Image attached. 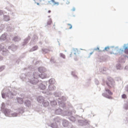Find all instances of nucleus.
I'll use <instances>...</instances> for the list:
<instances>
[{
  "mask_svg": "<svg viewBox=\"0 0 128 128\" xmlns=\"http://www.w3.org/2000/svg\"><path fill=\"white\" fill-rule=\"evenodd\" d=\"M8 38V34L4 33L0 37V42H4Z\"/></svg>",
  "mask_w": 128,
  "mask_h": 128,
  "instance_id": "f3484780",
  "label": "nucleus"
},
{
  "mask_svg": "<svg viewBox=\"0 0 128 128\" xmlns=\"http://www.w3.org/2000/svg\"><path fill=\"white\" fill-rule=\"evenodd\" d=\"M116 48H114V46H106L104 50H106V52H108V50H112V52H110L111 54H112V50H114Z\"/></svg>",
  "mask_w": 128,
  "mask_h": 128,
  "instance_id": "dca6fc26",
  "label": "nucleus"
},
{
  "mask_svg": "<svg viewBox=\"0 0 128 128\" xmlns=\"http://www.w3.org/2000/svg\"><path fill=\"white\" fill-rule=\"evenodd\" d=\"M60 122V118L56 116L54 118H50L47 122V124L48 126H50L52 128H58V126L56 122Z\"/></svg>",
  "mask_w": 128,
  "mask_h": 128,
  "instance_id": "39448f33",
  "label": "nucleus"
},
{
  "mask_svg": "<svg viewBox=\"0 0 128 128\" xmlns=\"http://www.w3.org/2000/svg\"><path fill=\"white\" fill-rule=\"evenodd\" d=\"M9 14H11V16H15L14 12H10V13H9Z\"/></svg>",
  "mask_w": 128,
  "mask_h": 128,
  "instance_id": "a18cd8bd",
  "label": "nucleus"
},
{
  "mask_svg": "<svg viewBox=\"0 0 128 128\" xmlns=\"http://www.w3.org/2000/svg\"><path fill=\"white\" fill-rule=\"evenodd\" d=\"M4 110H6V104L2 102V106H1V110L3 112Z\"/></svg>",
  "mask_w": 128,
  "mask_h": 128,
  "instance_id": "473e14b6",
  "label": "nucleus"
},
{
  "mask_svg": "<svg viewBox=\"0 0 128 128\" xmlns=\"http://www.w3.org/2000/svg\"><path fill=\"white\" fill-rule=\"evenodd\" d=\"M30 82L31 86L34 88H38L42 90L44 92V90L46 88V86L42 83V81L38 80V78H32L30 80Z\"/></svg>",
  "mask_w": 128,
  "mask_h": 128,
  "instance_id": "f03ea898",
  "label": "nucleus"
},
{
  "mask_svg": "<svg viewBox=\"0 0 128 128\" xmlns=\"http://www.w3.org/2000/svg\"><path fill=\"white\" fill-rule=\"evenodd\" d=\"M8 48L9 50H12V52H14V50H16V48H18V47L16 46L13 44L10 46H9Z\"/></svg>",
  "mask_w": 128,
  "mask_h": 128,
  "instance_id": "b1692460",
  "label": "nucleus"
},
{
  "mask_svg": "<svg viewBox=\"0 0 128 128\" xmlns=\"http://www.w3.org/2000/svg\"><path fill=\"white\" fill-rule=\"evenodd\" d=\"M30 36H28L25 40H24V41L22 44V46H26V44H28V42H30Z\"/></svg>",
  "mask_w": 128,
  "mask_h": 128,
  "instance_id": "6ab92c4d",
  "label": "nucleus"
},
{
  "mask_svg": "<svg viewBox=\"0 0 128 128\" xmlns=\"http://www.w3.org/2000/svg\"><path fill=\"white\" fill-rule=\"evenodd\" d=\"M56 100L57 102H58L59 106H60V108H66V103L64 102L66 100V97H64V96H62L60 98H57Z\"/></svg>",
  "mask_w": 128,
  "mask_h": 128,
  "instance_id": "9d476101",
  "label": "nucleus"
},
{
  "mask_svg": "<svg viewBox=\"0 0 128 128\" xmlns=\"http://www.w3.org/2000/svg\"><path fill=\"white\" fill-rule=\"evenodd\" d=\"M48 14H50V12H52V11H51L50 10H49L48 11Z\"/></svg>",
  "mask_w": 128,
  "mask_h": 128,
  "instance_id": "680f3d73",
  "label": "nucleus"
},
{
  "mask_svg": "<svg viewBox=\"0 0 128 128\" xmlns=\"http://www.w3.org/2000/svg\"><path fill=\"white\" fill-rule=\"evenodd\" d=\"M55 25L53 26L52 28H54Z\"/></svg>",
  "mask_w": 128,
  "mask_h": 128,
  "instance_id": "69168bd1",
  "label": "nucleus"
},
{
  "mask_svg": "<svg viewBox=\"0 0 128 128\" xmlns=\"http://www.w3.org/2000/svg\"><path fill=\"white\" fill-rule=\"evenodd\" d=\"M116 68L117 70H122V67L120 64H118L116 65Z\"/></svg>",
  "mask_w": 128,
  "mask_h": 128,
  "instance_id": "72a5a7b5",
  "label": "nucleus"
},
{
  "mask_svg": "<svg viewBox=\"0 0 128 128\" xmlns=\"http://www.w3.org/2000/svg\"><path fill=\"white\" fill-rule=\"evenodd\" d=\"M48 3H49L50 4H52V0H50V1H48Z\"/></svg>",
  "mask_w": 128,
  "mask_h": 128,
  "instance_id": "6e6d98bb",
  "label": "nucleus"
},
{
  "mask_svg": "<svg viewBox=\"0 0 128 128\" xmlns=\"http://www.w3.org/2000/svg\"><path fill=\"white\" fill-rule=\"evenodd\" d=\"M42 104L44 106V107H46L48 106V104H50V102H48V100H44L42 102Z\"/></svg>",
  "mask_w": 128,
  "mask_h": 128,
  "instance_id": "c85d7f7f",
  "label": "nucleus"
},
{
  "mask_svg": "<svg viewBox=\"0 0 128 128\" xmlns=\"http://www.w3.org/2000/svg\"><path fill=\"white\" fill-rule=\"evenodd\" d=\"M39 44H40V46H42V42H39Z\"/></svg>",
  "mask_w": 128,
  "mask_h": 128,
  "instance_id": "bf43d9fd",
  "label": "nucleus"
},
{
  "mask_svg": "<svg viewBox=\"0 0 128 128\" xmlns=\"http://www.w3.org/2000/svg\"><path fill=\"white\" fill-rule=\"evenodd\" d=\"M56 6H58V2H56V1L54 2V4H53V6H56Z\"/></svg>",
  "mask_w": 128,
  "mask_h": 128,
  "instance_id": "09e8293b",
  "label": "nucleus"
},
{
  "mask_svg": "<svg viewBox=\"0 0 128 128\" xmlns=\"http://www.w3.org/2000/svg\"><path fill=\"white\" fill-rule=\"evenodd\" d=\"M24 104L26 106H28V107L30 106L32 104V102L30 100H26L24 102Z\"/></svg>",
  "mask_w": 128,
  "mask_h": 128,
  "instance_id": "bb28decb",
  "label": "nucleus"
},
{
  "mask_svg": "<svg viewBox=\"0 0 128 128\" xmlns=\"http://www.w3.org/2000/svg\"><path fill=\"white\" fill-rule=\"evenodd\" d=\"M51 2H52V4H54V0H51Z\"/></svg>",
  "mask_w": 128,
  "mask_h": 128,
  "instance_id": "4d7b16f0",
  "label": "nucleus"
},
{
  "mask_svg": "<svg viewBox=\"0 0 128 128\" xmlns=\"http://www.w3.org/2000/svg\"><path fill=\"white\" fill-rule=\"evenodd\" d=\"M128 52V44H124L123 46V48H120L118 49V46H116V48H114V50L112 49V52L114 54H120V52Z\"/></svg>",
  "mask_w": 128,
  "mask_h": 128,
  "instance_id": "423d86ee",
  "label": "nucleus"
},
{
  "mask_svg": "<svg viewBox=\"0 0 128 128\" xmlns=\"http://www.w3.org/2000/svg\"><path fill=\"white\" fill-rule=\"evenodd\" d=\"M64 111L61 108H57L54 110V114H62V112Z\"/></svg>",
  "mask_w": 128,
  "mask_h": 128,
  "instance_id": "4be33fe9",
  "label": "nucleus"
},
{
  "mask_svg": "<svg viewBox=\"0 0 128 128\" xmlns=\"http://www.w3.org/2000/svg\"><path fill=\"white\" fill-rule=\"evenodd\" d=\"M38 40V36L36 34L34 35V36L32 38V40L30 42V44H36Z\"/></svg>",
  "mask_w": 128,
  "mask_h": 128,
  "instance_id": "2eb2a0df",
  "label": "nucleus"
},
{
  "mask_svg": "<svg viewBox=\"0 0 128 128\" xmlns=\"http://www.w3.org/2000/svg\"><path fill=\"white\" fill-rule=\"evenodd\" d=\"M94 82L96 84H98L99 82H98V79H95L94 80Z\"/></svg>",
  "mask_w": 128,
  "mask_h": 128,
  "instance_id": "37998d69",
  "label": "nucleus"
},
{
  "mask_svg": "<svg viewBox=\"0 0 128 128\" xmlns=\"http://www.w3.org/2000/svg\"><path fill=\"white\" fill-rule=\"evenodd\" d=\"M40 63V61H37L36 62V64H38Z\"/></svg>",
  "mask_w": 128,
  "mask_h": 128,
  "instance_id": "13d9d810",
  "label": "nucleus"
},
{
  "mask_svg": "<svg viewBox=\"0 0 128 128\" xmlns=\"http://www.w3.org/2000/svg\"><path fill=\"white\" fill-rule=\"evenodd\" d=\"M38 70L39 72H34L32 74V78H46V69L44 68V67H40L38 68Z\"/></svg>",
  "mask_w": 128,
  "mask_h": 128,
  "instance_id": "7ed1b4c3",
  "label": "nucleus"
},
{
  "mask_svg": "<svg viewBox=\"0 0 128 128\" xmlns=\"http://www.w3.org/2000/svg\"><path fill=\"white\" fill-rule=\"evenodd\" d=\"M24 112V108L21 107L16 112L11 111V114H10V118H16L17 116H20L21 114H22Z\"/></svg>",
  "mask_w": 128,
  "mask_h": 128,
  "instance_id": "0eeeda50",
  "label": "nucleus"
},
{
  "mask_svg": "<svg viewBox=\"0 0 128 128\" xmlns=\"http://www.w3.org/2000/svg\"><path fill=\"white\" fill-rule=\"evenodd\" d=\"M16 102H18V104H24V99H22V98L16 97Z\"/></svg>",
  "mask_w": 128,
  "mask_h": 128,
  "instance_id": "aec40b11",
  "label": "nucleus"
},
{
  "mask_svg": "<svg viewBox=\"0 0 128 128\" xmlns=\"http://www.w3.org/2000/svg\"><path fill=\"white\" fill-rule=\"evenodd\" d=\"M72 52H71V54H70V58H72Z\"/></svg>",
  "mask_w": 128,
  "mask_h": 128,
  "instance_id": "052dcab7",
  "label": "nucleus"
},
{
  "mask_svg": "<svg viewBox=\"0 0 128 128\" xmlns=\"http://www.w3.org/2000/svg\"><path fill=\"white\" fill-rule=\"evenodd\" d=\"M72 74L73 76H74V78H76V75L74 74V72H72Z\"/></svg>",
  "mask_w": 128,
  "mask_h": 128,
  "instance_id": "3c124183",
  "label": "nucleus"
},
{
  "mask_svg": "<svg viewBox=\"0 0 128 128\" xmlns=\"http://www.w3.org/2000/svg\"><path fill=\"white\" fill-rule=\"evenodd\" d=\"M8 32H14V28L12 27V25H8L6 27Z\"/></svg>",
  "mask_w": 128,
  "mask_h": 128,
  "instance_id": "c756f323",
  "label": "nucleus"
},
{
  "mask_svg": "<svg viewBox=\"0 0 128 128\" xmlns=\"http://www.w3.org/2000/svg\"><path fill=\"white\" fill-rule=\"evenodd\" d=\"M94 50H100V48L98 47H97L96 48H94Z\"/></svg>",
  "mask_w": 128,
  "mask_h": 128,
  "instance_id": "603ef678",
  "label": "nucleus"
},
{
  "mask_svg": "<svg viewBox=\"0 0 128 128\" xmlns=\"http://www.w3.org/2000/svg\"><path fill=\"white\" fill-rule=\"evenodd\" d=\"M73 50L72 52V54H74L75 56L76 55V52H78V48H72Z\"/></svg>",
  "mask_w": 128,
  "mask_h": 128,
  "instance_id": "f704fd0d",
  "label": "nucleus"
},
{
  "mask_svg": "<svg viewBox=\"0 0 128 128\" xmlns=\"http://www.w3.org/2000/svg\"><path fill=\"white\" fill-rule=\"evenodd\" d=\"M69 124H70V122L68 121V120L66 119L62 120V124L63 126H64V128H68V126Z\"/></svg>",
  "mask_w": 128,
  "mask_h": 128,
  "instance_id": "a211bd4d",
  "label": "nucleus"
},
{
  "mask_svg": "<svg viewBox=\"0 0 128 128\" xmlns=\"http://www.w3.org/2000/svg\"><path fill=\"white\" fill-rule=\"evenodd\" d=\"M52 19L50 18V19L48 20V22H47V24H48V25H50V24H52Z\"/></svg>",
  "mask_w": 128,
  "mask_h": 128,
  "instance_id": "a19ab883",
  "label": "nucleus"
},
{
  "mask_svg": "<svg viewBox=\"0 0 128 128\" xmlns=\"http://www.w3.org/2000/svg\"><path fill=\"white\" fill-rule=\"evenodd\" d=\"M54 94L56 98H60V96H62V94L60 93V92H58V91H56V92H54Z\"/></svg>",
  "mask_w": 128,
  "mask_h": 128,
  "instance_id": "cd10ccee",
  "label": "nucleus"
},
{
  "mask_svg": "<svg viewBox=\"0 0 128 128\" xmlns=\"http://www.w3.org/2000/svg\"><path fill=\"white\" fill-rule=\"evenodd\" d=\"M3 20L4 22H10V17L8 15H4Z\"/></svg>",
  "mask_w": 128,
  "mask_h": 128,
  "instance_id": "393cba45",
  "label": "nucleus"
},
{
  "mask_svg": "<svg viewBox=\"0 0 128 128\" xmlns=\"http://www.w3.org/2000/svg\"><path fill=\"white\" fill-rule=\"evenodd\" d=\"M125 90L126 92H128V85L126 86V87H125Z\"/></svg>",
  "mask_w": 128,
  "mask_h": 128,
  "instance_id": "de8ad7c7",
  "label": "nucleus"
},
{
  "mask_svg": "<svg viewBox=\"0 0 128 128\" xmlns=\"http://www.w3.org/2000/svg\"><path fill=\"white\" fill-rule=\"evenodd\" d=\"M76 10V8L74 7H73V8L72 9V12H74Z\"/></svg>",
  "mask_w": 128,
  "mask_h": 128,
  "instance_id": "864d4df0",
  "label": "nucleus"
},
{
  "mask_svg": "<svg viewBox=\"0 0 128 128\" xmlns=\"http://www.w3.org/2000/svg\"><path fill=\"white\" fill-rule=\"evenodd\" d=\"M6 116L10 117V114H12V110L10 109H4L3 112H2Z\"/></svg>",
  "mask_w": 128,
  "mask_h": 128,
  "instance_id": "4468645a",
  "label": "nucleus"
},
{
  "mask_svg": "<svg viewBox=\"0 0 128 128\" xmlns=\"http://www.w3.org/2000/svg\"><path fill=\"white\" fill-rule=\"evenodd\" d=\"M38 46H33L32 49H30V52H34V50H38Z\"/></svg>",
  "mask_w": 128,
  "mask_h": 128,
  "instance_id": "7c9ffc66",
  "label": "nucleus"
},
{
  "mask_svg": "<svg viewBox=\"0 0 128 128\" xmlns=\"http://www.w3.org/2000/svg\"><path fill=\"white\" fill-rule=\"evenodd\" d=\"M16 64H20V59H17L16 60Z\"/></svg>",
  "mask_w": 128,
  "mask_h": 128,
  "instance_id": "8fccbe9b",
  "label": "nucleus"
},
{
  "mask_svg": "<svg viewBox=\"0 0 128 128\" xmlns=\"http://www.w3.org/2000/svg\"><path fill=\"white\" fill-rule=\"evenodd\" d=\"M71 128H74V127L72 126V127H71Z\"/></svg>",
  "mask_w": 128,
  "mask_h": 128,
  "instance_id": "774afa93",
  "label": "nucleus"
},
{
  "mask_svg": "<svg viewBox=\"0 0 128 128\" xmlns=\"http://www.w3.org/2000/svg\"><path fill=\"white\" fill-rule=\"evenodd\" d=\"M102 96L108 98V100H112V97L110 96H112V93L110 90L106 88H105V92L102 94Z\"/></svg>",
  "mask_w": 128,
  "mask_h": 128,
  "instance_id": "9b49d317",
  "label": "nucleus"
},
{
  "mask_svg": "<svg viewBox=\"0 0 128 128\" xmlns=\"http://www.w3.org/2000/svg\"><path fill=\"white\" fill-rule=\"evenodd\" d=\"M37 100L38 102H40V104H42L44 100V98L42 96H38L37 98Z\"/></svg>",
  "mask_w": 128,
  "mask_h": 128,
  "instance_id": "5701e85b",
  "label": "nucleus"
},
{
  "mask_svg": "<svg viewBox=\"0 0 128 128\" xmlns=\"http://www.w3.org/2000/svg\"><path fill=\"white\" fill-rule=\"evenodd\" d=\"M56 88L54 84L48 86V90L46 91H42V94H52V90H54Z\"/></svg>",
  "mask_w": 128,
  "mask_h": 128,
  "instance_id": "ddd939ff",
  "label": "nucleus"
},
{
  "mask_svg": "<svg viewBox=\"0 0 128 128\" xmlns=\"http://www.w3.org/2000/svg\"><path fill=\"white\" fill-rule=\"evenodd\" d=\"M80 116L78 115H76L75 117H74V116H70L68 118L70 122H76V120H78V124H79L80 126H90V122H88L87 120H80Z\"/></svg>",
  "mask_w": 128,
  "mask_h": 128,
  "instance_id": "20e7f679",
  "label": "nucleus"
},
{
  "mask_svg": "<svg viewBox=\"0 0 128 128\" xmlns=\"http://www.w3.org/2000/svg\"><path fill=\"white\" fill-rule=\"evenodd\" d=\"M60 58H66V55H64V54L62 53H60Z\"/></svg>",
  "mask_w": 128,
  "mask_h": 128,
  "instance_id": "58836bf2",
  "label": "nucleus"
},
{
  "mask_svg": "<svg viewBox=\"0 0 128 128\" xmlns=\"http://www.w3.org/2000/svg\"><path fill=\"white\" fill-rule=\"evenodd\" d=\"M12 40L14 42H20V38L18 36H16Z\"/></svg>",
  "mask_w": 128,
  "mask_h": 128,
  "instance_id": "2f4dec72",
  "label": "nucleus"
},
{
  "mask_svg": "<svg viewBox=\"0 0 128 128\" xmlns=\"http://www.w3.org/2000/svg\"><path fill=\"white\" fill-rule=\"evenodd\" d=\"M108 82L104 81V82H106V86H108L110 88H114L115 84L114 80V79H112V77H108Z\"/></svg>",
  "mask_w": 128,
  "mask_h": 128,
  "instance_id": "f8f14e48",
  "label": "nucleus"
},
{
  "mask_svg": "<svg viewBox=\"0 0 128 128\" xmlns=\"http://www.w3.org/2000/svg\"><path fill=\"white\" fill-rule=\"evenodd\" d=\"M123 108H124V110H128V104H124V106H123Z\"/></svg>",
  "mask_w": 128,
  "mask_h": 128,
  "instance_id": "e433bc0d",
  "label": "nucleus"
},
{
  "mask_svg": "<svg viewBox=\"0 0 128 128\" xmlns=\"http://www.w3.org/2000/svg\"><path fill=\"white\" fill-rule=\"evenodd\" d=\"M4 68H6L5 66H0V72H2V70H4Z\"/></svg>",
  "mask_w": 128,
  "mask_h": 128,
  "instance_id": "4c0bfd02",
  "label": "nucleus"
},
{
  "mask_svg": "<svg viewBox=\"0 0 128 128\" xmlns=\"http://www.w3.org/2000/svg\"><path fill=\"white\" fill-rule=\"evenodd\" d=\"M4 14V10H0V16H2Z\"/></svg>",
  "mask_w": 128,
  "mask_h": 128,
  "instance_id": "49530a36",
  "label": "nucleus"
},
{
  "mask_svg": "<svg viewBox=\"0 0 128 128\" xmlns=\"http://www.w3.org/2000/svg\"><path fill=\"white\" fill-rule=\"evenodd\" d=\"M126 98H127L126 94H123L122 95V98H123L124 100H126Z\"/></svg>",
  "mask_w": 128,
  "mask_h": 128,
  "instance_id": "ea45409f",
  "label": "nucleus"
},
{
  "mask_svg": "<svg viewBox=\"0 0 128 128\" xmlns=\"http://www.w3.org/2000/svg\"><path fill=\"white\" fill-rule=\"evenodd\" d=\"M66 4H70V2L68 1V2H66Z\"/></svg>",
  "mask_w": 128,
  "mask_h": 128,
  "instance_id": "e2e57ef3",
  "label": "nucleus"
},
{
  "mask_svg": "<svg viewBox=\"0 0 128 128\" xmlns=\"http://www.w3.org/2000/svg\"><path fill=\"white\" fill-rule=\"evenodd\" d=\"M50 62H52V64H54V62H56V61L52 58H51Z\"/></svg>",
  "mask_w": 128,
  "mask_h": 128,
  "instance_id": "79ce46f5",
  "label": "nucleus"
},
{
  "mask_svg": "<svg viewBox=\"0 0 128 128\" xmlns=\"http://www.w3.org/2000/svg\"><path fill=\"white\" fill-rule=\"evenodd\" d=\"M18 94V90L16 88H13L11 90L8 88H4L2 92V96L3 98L12 100Z\"/></svg>",
  "mask_w": 128,
  "mask_h": 128,
  "instance_id": "f257e3e1",
  "label": "nucleus"
},
{
  "mask_svg": "<svg viewBox=\"0 0 128 128\" xmlns=\"http://www.w3.org/2000/svg\"><path fill=\"white\" fill-rule=\"evenodd\" d=\"M68 26H70L69 30H72V26L70 24H68Z\"/></svg>",
  "mask_w": 128,
  "mask_h": 128,
  "instance_id": "c03bdc74",
  "label": "nucleus"
},
{
  "mask_svg": "<svg viewBox=\"0 0 128 128\" xmlns=\"http://www.w3.org/2000/svg\"><path fill=\"white\" fill-rule=\"evenodd\" d=\"M36 4H37V6H40V3L37 2V3H36Z\"/></svg>",
  "mask_w": 128,
  "mask_h": 128,
  "instance_id": "0e129e2a",
  "label": "nucleus"
},
{
  "mask_svg": "<svg viewBox=\"0 0 128 128\" xmlns=\"http://www.w3.org/2000/svg\"><path fill=\"white\" fill-rule=\"evenodd\" d=\"M46 84H54V80L52 79H50L48 82H46Z\"/></svg>",
  "mask_w": 128,
  "mask_h": 128,
  "instance_id": "c9c22d12",
  "label": "nucleus"
},
{
  "mask_svg": "<svg viewBox=\"0 0 128 128\" xmlns=\"http://www.w3.org/2000/svg\"><path fill=\"white\" fill-rule=\"evenodd\" d=\"M50 101L52 106H54L58 104V102L55 100H52L50 99Z\"/></svg>",
  "mask_w": 128,
  "mask_h": 128,
  "instance_id": "a878e982",
  "label": "nucleus"
},
{
  "mask_svg": "<svg viewBox=\"0 0 128 128\" xmlns=\"http://www.w3.org/2000/svg\"><path fill=\"white\" fill-rule=\"evenodd\" d=\"M58 45L60 46V42L58 41Z\"/></svg>",
  "mask_w": 128,
  "mask_h": 128,
  "instance_id": "338daca9",
  "label": "nucleus"
},
{
  "mask_svg": "<svg viewBox=\"0 0 128 128\" xmlns=\"http://www.w3.org/2000/svg\"><path fill=\"white\" fill-rule=\"evenodd\" d=\"M66 107L69 108L70 110L64 112L65 116H72V114H76V110H74L70 102H68Z\"/></svg>",
  "mask_w": 128,
  "mask_h": 128,
  "instance_id": "6e6552de",
  "label": "nucleus"
},
{
  "mask_svg": "<svg viewBox=\"0 0 128 128\" xmlns=\"http://www.w3.org/2000/svg\"><path fill=\"white\" fill-rule=\"evenodd\" d=\"M20 78L23 82H26L28 83V84H30V80H32V74L30 72L28 73L26 75L24 74H22L20 75Z\"/></svg>",
  "mask_w": 128,
  "mask_h": 128,
  "instance_id": "1a4fd4ad",
  "label": "nucleus"
},
{
  "mask_svg": "<svg viewBox=\"0 0 128 128\" xmlns=\"http://www.w3.org/2000/svg\"><path fill=\"white\" fill-rule=\"evenodd\" d=\"M92 54H94V52H91L90 53L88 58H90V56H92Z\"/></svg>",
  "mask_w": 128,
  "mask_h": 128,
  "instance_id": "5fc2aeb1",
  "label": "nucleus"
},
{
  "mask_svg": "<svg viewBox=\"0 0 128 128\" xmlns=\"http://www.w3.org/2000/svg\"><path fill=\"white\" fill-rule=\"evenodd\" d=\"M42 52L43 54H48V52H52V50L46 48H43L42 49Z\"/></svg>",
  "mask_w": 128,
  "mask_h": 128,
  "instance_id": "412c9836",
  "label": "nucleus"
}]
</instances>
